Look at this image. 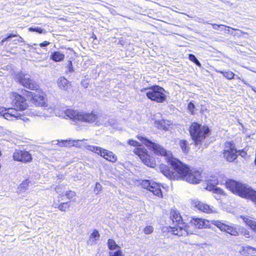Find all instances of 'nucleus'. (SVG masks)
<instances>
[{
  "label": "nucleus",
  "mask_w": 256,
  "mask_h": 256,
  "mask_svg": "<svg viewBox=\"0 0 256 256\" xmlns=\"http://www.w3.org/2000/svg\"><path fill=\"white\" fill-rule=\"evenodd\" d=\"M219 72L222 74L227 80H231L234 78L235 74L232 71H220Z\"/></svg>",
  "instance_id": "2f4dec72"
},
{
  "label": "nucleus",
  "mask_w": 256,
  "mask_h": 256,
  "mask_svg": "<svg viewBox=\"0 0 256 256\" xmlns=\"http://www.w3.org/2000/svg\"><path fill=\"white\" fill-rule=\"evenodd\" d=\"M64 196L70 200V202H74L76 196V193L72 190H68L65 192Z\"/></svg>",
  "instance_id": "c756f323"
},
{
  "label": "nucleus",
  "mask_w": 256,
  "mask_h": 256,
  "mask_svg": "<svg viewBox=\"0 0 256 256\" xmlns=\"http://www.w3.org/2000/svg\"><path fill=\"white\" fill-rule=\"evenodd\" d=\"M212 224L216 226L221 231L226 232L232 236L238 235L239 230L234 226L227 224L220 220H213Z\"/></svg>",
  "instance_id": "aec40b11"
},
{
  "label": "nucleus",
  "mask_w": 256,
  "mask_h": 256,
  "mask_svg": "<svg viewBox=\"0 0 256 256\" xmlns=\"http://www.w3.org/2000/svg\"><path fill=\"white\" fill-rule=\"evenodd\" d=\"M36 92L28 90L26 89H21V92L30 98V102L35 107L47 108L49 106L48 100L46 94L42 90L38 84V88L37 90H32Z\"/></svg>",
  "instance_id": "0eeeda50"
},
{
  "label": "nucleus",
  "mask_w": 256,
  "mask_h": 256,
  "mask_svg": "<svg viewBox=\"0 0 256 256\" xmlns=\"http://www.w3.org/2000/svg\"><path fill=\"white\" fill-rule=\"evenodd\" d=\"M52 207L56 208H58V210L61 212H66L70 207V202H62L58 205L57 204H54Z\"/></svg>",
  "instance_id": "bb28decb"
},
{
  "label": "nucleus",
  "mask_w": 256,
  "mask_h": 256,
  "mask_svg": "<svg viewBox=\"0 0 256 256\" xmlns=\"http://www.w3.org/2000/svg\"><path fill=\"white\" fill-rule=\"evenodd\" d=\"M226 188L232 193L242 197L247 185L232 179H228L225 182Z\"/></svg>",
  "instance_id": "2eb2a0df"
},
{
  "label": "nucleus",
  "mask_w": 256,
  "mask_h": 256,
  "mask_svg": "<svg viewBox=\"0 0 256 256\" xmlns=\"http://www.w3.org/2000/svg\"><path fill=\"white\" fill-rule=\"evenodd\" d=\"M188 131L193 144L195 146H200L205 143L212 132V130L209 126L202 124L197 122H191Z\"/></svg>",
  "instance_id": "7ed1b4c3"
},
{
  "label": "nucleus",
  "mask_w": 256,
  "mask_h": 256,
  "mask_svg": "<svg viewBox=\"0 0 256 256\" xmlns=\"http://www.w3.org/2000/svg\"><path fill=\"white\" fill-rule=\"evenodd\" d=\"M188 59L191 62H194L196 65H197L198 66H200L201 64L200 62L196 58L195 56L193 54H188Z\"/></svg>",
  "instance_id": "72a5a7b5"
},
{
  "label": "nucleus",
  "mask_w": 256,
  "mask_h": 256,
  "mask_svg": "<svg viewBox=\"0 0 256 256\" xmlns=\"http://www.w3.org/2000/svg\"><path fill=\"white\" fill-rule=\"evenodd\" d=\"M20 92L12 91L10 93L9 97L12 105L19 112H23L28 109L30 103L26 94Z\"/></svg>",
  "instance_id": "1a4fd4ad"
},
{
  "label": "nucleus",
  "mask_w": 256,
  "mask_h": 256,
  "mask_svg": "<svg viewBox=\"0 0 256 256\" xmlns=\"http://www.w3.org/2000/svg\"><path fill=\"white\" fill-rule=\"evenodd\" d=\"M102 189V186L101 184L99 182H96L95 184L94 188V191L96 192V194H98L101 191Z\"/></svg>",
  "instance_id": "a19ab883"
},
{
  "label": "nucleus",
  "mask_w": 256,
  "mask_h": 256,
  "mask_svg": "<svg viewBox=\"0 0 256 256\" xmlns=\"http://www.w3.org/2000/svg\"><path fill=\"white\" fill-rule=\"evenodd\" d=\"M64 57V54L59 51H56L51 54L50 58L54 62H60L63 60Z\"/></svg>",
  "instance_id": "393cba45"
},
{
  "label": "nucleus",
  "mask_w": 256,
  "mask_h": 256,
  "mask_svg": "<svg viewBox=\"0 0 256 256\" xmlns=\"http://www.w3.org/2000/svg\"><path fill=\"white\" fill-rule=\"evenodd\" d=\"M237 78L238 79V80L240 79V77H238V76L237 77Z\"/></svg>",
  "instance_id": "8fccbe9b"
},
{
  "label": "nucleus",
  "mask_w": 256,
  "mask_h": 256,
  "mask_svg": "<svg viewBox=\"0 0 256 256\" xmlns=\"http://www.w3.org/2000/svg\"><path fill=\"white\" fill-rule=\"evenodd\" d=\"M162 167L164 176L170 180H183L192 184H197L201 181L202 170L191 168L180 160L171 170L164 165Z\"/></svg>",
  "instance_id": "f257e3e1"
},
{
  "label": "nucleus",
  "mask_w": 256,
  "mask_h": 256,
  "mask_svg": "<svg viewBox=\"0 0 256 256\" xmlns=\"http://www.w3.org/2000/svg\"><path fill=\"white\" fill-rule=\"evenodd\" d=\"M64 114L68 118L74 122L92 124L98 119V114L94 111L78 112L72 108H68L64 111Z\"/></svg>",
  "instance_id": "423d86ee"
},
{
  "label": "nucleus",
  "mask_w": 256,
  "mask_h": 256,
  "mask_svg": "<svg viewBox=\"0 0 256 256\" xmlns=\"http://www.w3.org/2000/svg\"><path fill=\"white\" fill-rule=\"evenodd\" d=\"M28 30L29 32H38L39 34H42V33L44 32L42 29L40 28H38V27H37V28L30 27L28 28Z\"/></svg>",
  "instance_id": "ea45409f"
},
{
  "label": "nucleus",
  "mask_w": 256,
  "mask_h": 256,
  "mask_svg": "<svg viewBox=\"0 0 256 256\" xmlns=\"http://www.w3.org/2000/svg\"><path fill=\"white\" fill-rule=\"evenodd\" d=\"M58 88L62 90H68L72 88V84L64 76H60L57 80Z\"/></svg>",
  "instance_id": "b1692460"
},
{
  "label": "nucleus",
  "mask_w": 256,
  "mask_h": 256,
  "mask_svg": "<svg viewBox=\"0 0 256 256\" xmlns=\"http://www.w3.org/2000/svg\"><path fill=\"white\" fill-rule=\"evenodd\" d=\"M100 237V234L97 230H94L92 231V232L90 234V239H92L93 240H97Z\"/></svg>",
  "instance_id": "f704fd0d"
},
{
  "label": "nucleus",
  "mask_w": 256,
  "mask_h": 256,
  "mask_svg": "<svg viewBox=\"0 0 256 256\" xmlns=\"http://www.w3.org/2000/svg\"><path fill=\"white\" fill-rule=\"evenodd\" d=\"M70 141H68V140H62V144L64 146H66V144L68 143V142H70Z\"/></svg>",
  "instance_id": "49530a36"
},
{
  "label": "nucleus",
  "mask_w": 256,
  "mask_h": 256,
  "mask_svg": "<svg viewBox=\"0 0 256 256\" xmlns=\"http://www.w3.org/2000/svg\"><path fill=\"white\" fill-rule=\"evenodd\" d=\"M88 150L100 156L106 160L112 163H115L118 160V157L112 152L100 146H88Z\"/></svg>",
  "instance_id": "ddd939ff"
},
{
  "label": "nucleus",
  "mask_w": 256,
  "mask_h": 256,
  "mask_svg": "<svg viewBox=\"0 0 256 256\" xmlns=\"http://www.w3.org/2000/svg\"><path fill=\"white\" fill-rule=\"evenodd\" d=\"M67 67L70 72H72L74 70L72 68V64L71 60H69L68 62Z\"/></svg>",
  "instance_id": "37998d69"
},
{
  "label": "nucleus",
  "mask_w": 256,
  "mask_h": 256,
  "mask_svg": "<svg viewBox=\"0 0 256 256\" xmlns=\"http://www.w3.org/2000/svg\"><path fill=\"white\" fill-rule=\"evenodd\" d=\"M240 256H256V248L249 246H242L239 251Z\"/></svg>",
  "instance_id": "4be33fe9"
},
{
  "label": "nucleus",
  "mask_w": 256,
  "mask_h": 256,
  "mask_svg": "<svg viewBox=\"0 0 256 256\" xmlns=\"http://www.w3.org/2000/svg\"><path fill=\"white\" fill-rule=\"evenodd\" d=\"M12 159L15 162L28 164L32 161L33 158L30 152L24 149H16L12 154Z\"/></svg>",
  "instance_id": "dca6fc26"
},
{
  "label": "nucleus",
  "mask_w": 256,
  "mask_h": 256,
  "mask_svg": "<svg viewBox=\"0 0 256 256\" xmlns=\"http://www.w3.org/2000/svg\"><path fill=\"white\" fill-rule=\"evenodd\" d=\"M127 143L130 146H134L135 148L133 150V152L138 156L144 164L150 168H154L156 163L154 159L150 156L148 150L137 140L130 139Z\"/></svg>",
  "instance_id": "39448f33"
},
{
  "label": "nucleus",
  "mask_w": 256,
  "mask_h": 256,
  "mask_svg": "<svg viewBox=\"0 0 256 256\" xmlns=\"http://www.w3.org/2000/svg\"><path fill=\"white\" fill-rule=\"evenodd\" d=\"M242 198L249 199L256 204V190L247 186Z\"/></svg>",
  "instance_id": "5701e85b"
},
{
  "label": "nucleus",
  "mask_w": 256,
  "mask_h": 256,
  "mask_svg": "<svg viewBox=\"0 0 256 256\" xmlns=\"http://www.w3.org/2000/svg\"><path fill=\"white\" fill-rule=\"evenodd\" d=\"M92 38L94 40H96L97 38H96V36L94 34H93V35L92 36Z\"/></svg>",
  "instance_id": "de8ad7c7"
},
{
  "label": "nucleus",
  "mask_w": 256,
  "mask_h": 256,
  "mask_svg": "<svg viewBox=\"0 0 256 256\" xmlns=\"http://www.w3.org/2000/svg\"><path fill=\"white\" fill-rule=\"evenodd\" d=\"M218 184V180L216 178L208 180H206L205 188L208 191H212Z\"/></svg>",
  "instance_id": "a878e982"
},
{
  "label": "nucleus",
  "mask_w": 256,
  "mask_h": 256,
  "mask_svg": "<svg viewBox=\"0 0 256 256\" xmlns=\"http://www.w3.org/2000/svg\"><path fill=\"white\" fill-rule=\"evenodd\" d=\"M144 233L146 234H150L154 232V228L151 226H146L143 230Z\"/></svg>",
  "instance_id": "e433bc0d"
},
{
  "label": "nucleus",
  "mask_w": 256,
  "mask_h": 256,
  "mask_svg": "<svg viewBox=\"0 0 256 256\" xmlns=\"http://www.w3.org/2000/svg\"><path fill=\"white\" fill-rule=\"evenodd\" d=\"M170 218L174 224V226H169L168 232L172 234L178 236H186L194 234V230L190 228V226L184 222L180 213L173 210L170 212Z\"/></svg>",
  "instance_id": "20e7f679"
},
{
  "label": "nucleus",
  "mask_w": 256,
  "mask_h": 256,
  "mask_svg": "<svg viewBox=\"0 0 256 256\" xmlns=\"http://www.w3.org/2000/svg\"><path fill=\"white\" fill-rule=\"evenodd\" d=\"M188 110L191 114H194L195 106L192 102L188 104Z\"/></svg>",
  "instance_id": "4c0bfd02"
},
{
  "label": "nucleus",
  "mask_w": 256,
  "mask_h": 256,
  "mask_svg": "<svg viewBox=\"0 0 256 256\" xmlns=\"http://www.w3.org/2000/svg\"><path fill=\"white\" fill-rule=\"evenodd\" d=\"M108 256H124V254L120 249L116 250V251L112 252H110L108 253Z\"/></svg>",
  "instance_id": "c9c22d12"
},
{
  "label": "nucleus",
  "mask_w": 256,
  "mask_h": 256,
  "mask_svg": "<svg viewBox=\"0 0 256 256\" xmlns=\"http://www.w3.org/2000/svg\"><path fill=\"white\" fill-rule=\"evenodd\" d=\"M68 49L70 50L72 52H74V50L72 49H71L70 48H69Z\"/></svg>",
  "instance_id": "09e8293b"
},
{
  "label": "nucleus",
  "mask_w": 256,
  "mask_h": 256,
  "mask_svg": "<svg viewBox=\"0 0 256 256\" xmlns=\"http://www.w3.org/2000/svg\"><path fill=\"white\" fill-rule=\"evenodd\" d=\"M140 92H146V94L148 98L158 104L164 103L167 100L166 90L159 85L154 84L142 88Z\"/></svg>",
  "instance_id": "6e6552de"
},
{
  "label": "nucleus",
  "mask_w": 256,
  "mask_h": 256,
  "mask_svg": "<svg viewBox=\"0 0 256 256\" xmlns=\"http://www.w3.org/2000/svg\"><path fill=\"white\" fill-rule=\"evenodd\" d=\"M50 44V42L47 41H44L42 42L40 44V47H44L48 46Z\"/></svg>",
  "instance_id": "c03bdc74"
},
{
  "label": "nucleus",
  "mask_w": 256,
  "mask_h": 256,
  "mask_svg": "<svg viewBox=\"0 0 256 256\" xmlns=\"http://www.w3.org/2000/svg\"><path fill=\"white\" fill-rule=\"evenodd\" d=\"M238 156L240 155L241 156L244 158L247 155V150L244 148L238 150Z\"/></svg>",
  "instance_id": "79ce46f5"
},
{
  "label": "nucleus",
  "mask_w": 256,
  "mask_h": 256,
  "mask_svg": "<svg viewBox=\"0 0 256 256\" xmlns=\"http://www.w3.org/2000/svg\"><path fill=\"white\" fill-rule=\"evenodd\" d=\"M178 144L184 154L188 153L190 149V144L186 140H180L179 141Z\"/></svg>",
  "instance_id": "cd10ccee"
},
{
  "label": "nucleus",
  "mask_w": 256,
  "mask_h": 256,
  "mask_svg": "<svg viewBox=\"0 0 256 256\" xmlns=\"http://www.w3.org/2000/svg\"><path fill=\"white\" fill-rule=\"evenodd\" d=\"M192 204L194 208L197 209L198 210L202 212L212 214L215 212V210L212 206L200 200H192Z\"/></svg>",
  "instance_id": "412c9836"
},
{
  "label": "nucleus",
  "mask_w": 256,
  "mask_h": 256,
  "mask_svg": "<svg viewBox=\"0 0 256 256\" xmlns=\"http://www.w3.org/2000/svg\"><path fill=\"white\" fill-rule=\"evenodd\" d=\"M14 79L16 82L30 90L38 88L39 84L32 78L29 74L23 72H16L14 75Z\"/></svg>",
  "instance_id": "9b49d317"
},
{
  "label": "nucleus",
  "mask_w": 256,
  "mask_h": 256,
  "mask_svg": "<svg viewBox=\"0 0 256 256\" xmlns=\"http://www.w3.org/2000/svg\"><path fill=\"white\" fill-rule=\"evenodd\" d=\"M212 222L201 218L192 217L190 221L189 225L196 229H206L210 228Z\"/></svg>",
  "instance_id": "6ab92c4d"
},
{
  "label": "nucleus",
  "mask_w": 256,
  "mask_h": 256,
  "mask_svg": "<svg viewBox=\"0 0 256 256\" xmlns=\"http://www.w3.org/2000/svg\"><path fill=\"white\" fill-rule=\"evenodd\" d=\"M244 223L248 226L252 230L256 232V222L248 216L242 217Z\"/></svg>",
  "instance_id": "c85d7f7f"
},
{
  "label": "nucleus",
  "mask_w": 256,
  "mask_h": 256,
  "mask_svg": "<svg viewBox=\"0 0 256 256\" xmlns=\"http://www.w3.org/2000/svg\"><path fill=\"white\" fill-rule=\"evenodd\" d=\"M18 112L14 106L13 108H8L0 106V116H3L4 118L9 120L20 118L21 114Z\"/></svg>",
  "instance_id": "a211bd4d"
},
{
  "label": "nucleus",
  "mask_w": 256,
  "mask_h": 256,
  "mask_svg": "<svg viewBox=\"0 0 256 256\" xmlns=\"http://www.w3.org/2000/svg\"><path fill=\"white\" fill-rule=\"evenodd\" d=\"M222 154L224 159L229 162H234L237 159L238 157V150L234 141L225 142Z\"/></svg>",
  "instance_id": "f8f14e48"
},
{
  "label": "nucleus",
  "mask_w": 256,
  "mask_h": 256,
  "mask_svg": "<svg viewBox=\"0 0 256 256\" xmlns=\"http://www.w3.org/2000/svg\"><path fill=\"white\" fill-rule=\"evenodd\" d=\"M20 92L12 91L10 93L9 97L12 105L19 112H23L28 109L30 103L26 94Z\"/></svg>",
  "instance_id": "9d476101"
},
{
  "label": "nucleus",
  "mask_w": 256,
  "mask_h": 256,
  "mask_svg": "<svg viewBox=\"0 0 256 256\" xmlns=\"http://www.w3.org/2000/svg\"><path fill=\"white\" fill-rule=\"evenodd\" d=\"M108 248L110 250H118L120 248V246H118L116 242L112 239H108Z\"/></svg>",
  "instance_id": "7c9ffc66"
},
{
  "label": "nucleus",
  "mask_w": 256,
  "mask_h": 256,
  "mask_svg": "<svg viewBox=\"0 0 256 256\" xmlns=\"http://www.w3.org/2000/svg\"><path fill=\"white\" fill-rule=\"evenodd\" d=\"M220 26H224L222 24H212V27L214 30L218 29Z\"/></svg>",
  "instance_id": "a18cd8bd"
},
{
  "label": "nucleus",
  "mask_w": 256,
  "mask_h": 256,
  "mask_svg": "<svg viewBox=\"0 0 256 256\" xmlns=\"http://www.w3.org/2000/svg\"><path fill=\"white\" fill-rule=\"evenodd\" d=\"M136 138L147 148L151 149L155 154L165 157L166 162L168 165L161 164L159 166L160 170L164 175V173L162 171V168H164L162 166L164 165L168 167L171 170L180 160L179 158L174 156L172 151L166 150L161 145L154 143L147 138L140 135H137Z\"/></svg>",
  "instance_id": "f03ea898"
},
{
  "label": "nucleus",
  "mask_w": 256,
  "mask_h": 256,
  "mask_svg": "<svg viewBox=\"0 0 256 256\" xmlns=\"http://www.w3.org/2000/svg\"><path fill=\"white\" fill-rule=\"evenodd\" d=\"M23 42L22 38L16 34H10L0 42V45L2 46L6 42V48L12 50L16 48V46Z\"/></svg>",
  "instance_id": "f3484780"
},
{
  "label": "nucleus",
  "mask_w": 256,
  "mask_h": 256,
  "mask_svg": "<svg viewBox=\"0 0 256 256\" xmlns=\"http://www.w3.org/2000/svg\"><path fill=\"white\" fill-rule=\"evenodd\" d=\"M212 191L214 193L219 194V195H222V196L225 195L224 192L223 190H222V188H218L216 186V188H214V190H212Z\"/></svg>",
  "instance_id": "58836bf2"
},
{
  "label": "nucleus",
  "mask_w": 256,
  "mask_h": 256,
  "mask_svg": "<svg viewBox=\"0 0 256 256\" xmlns=\"http://www.w3.org/2000/svg\"><path fill=\"white\" fill-rule=\"evenodd\" d=\"M30 183V181L28 179H26L20 184L18 188L20 190H26L28 188Z\"/></svg>",
  "instance_id": "473e14b6"
},
{
  "label": "nucleus",
  "mask_w": 256,
  "mask_h": 256,
  "mask_svg": "<svg viewBox=\"0 0 256 256\" xmlns=\"http://www.w3.org/2000/svg\"><path fill=\"white\" fill-rule=\"evenodd\" d=\"M140 184L143 188L150 191L158 198H163L164 196L162 190V186L160 184L154 181L144 180H142Z\"/></svg>",
  "instance_id": "4468645a"
}]
</instances>
